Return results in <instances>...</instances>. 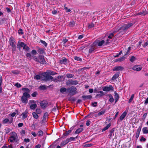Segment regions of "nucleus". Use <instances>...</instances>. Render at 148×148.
<instances>
[{"mask_svg":"<svg viewBox=\"0 0 148 148\" xmlns=\"http://www.w3.org/2000/svg\"><path fill=\"white\" fill-rule=\"evenodd\" d=\"M13 120V118L12 117L9 118V119H5L3 120V123L4 124H5L9 121L10 123H11L12 122Z\"/></svg>","mask_w":148,"mask_h":148,"instance_id":"4468645a","label":"nucleus"},{"mask_svg":"<svg viewBox=\"0 0 148 148\" xmlns=\"http://www.w3.org/2000/svg\"><path fill=\"white\" fill-rule=\"evenodd\" d=\"M143 133L144 134L148 133V128L147 127H144L142 129Z\"/></svg>","mask_w":148,"mask_h":148,"instance_id":"5701e85b","label":"nucleus"},{"mask_svg":"<svg viewBox=\"0 0 148 148\" xmlns=\"http://www.w3.org/2000/svg\"><path fill=\"white\" fill-rule=\"evenodd\" d=\"M18 33L20 34H23L22 30L20 29L18 30Z\"/></svg>","mask_w":148,"mask_h":148,"instance_id":"6e6d98bb","label":"nucleus"},{"mask_svg":"<svg viewBox=\"0 0 148 148\" xmlns=\"http://www.w3.org/2000/svg\"><path fill=\"white\" fill-rule=\"evenodd\" d=\"M43 134V132L41 130H40L38 132V135L39 136H42Z\"/></svg>","mask_w":148,"mask_h":148,"instance_id":"37998d69","label":"nucleus"},{"mask_svg":"<svg viewBox=\"0 0 148 148\" xmlns=\"http://www.w3.org/2000/svg\"><path fill=\"white\" fill-rule=\"evenodd\" d=\"M41 76V77L42 76L44 78L43 79L45 81L51 80L53 79L52 77L49 75L47 72H45L42 73Z\"/></svg>","mask_w":148,"mask_h":148,"instance_id":"0eeeda50","label":"nucleus"},{"mask_svg":"<svg viewBox=\"0 0 148 148\" xmlns=\"http://www.w3.org/2000/svg\"><path fill=\"white\" fill-rule=\"evenodd\" d=\"M110 125H111L110 123H109V124H108L106 127H104L102 129V131L103 132V131L106 130H107L110 127Z\"/></svg>","mask_w":148,"mask_h":148,"instance_id":"cd10ccee","label":"nucleus"},{"mask_svg":"<svg viewBox=\"0 0 148 148\" xmlns=\"http://www.w3.org/2000/svg\"><path fill=\"white\" fill-rule=\"evenodd\" d=\"M119 72H117L113 75L112 78V80H114L117 78L119 76Z\"/></svg>","mask_w":148,"mask_h":148,"instance_id":"412c9836","label":"nucleus"},{"mask_svg":"<svg viewBox=\"0 0 148 148\" xmlns=\"http://www.w3.org/2000/svg\"><path fill=\"white\" fill-rule=\"evenodd\" d=\"M96 45H94V43L91 45L90 48L89 49V52L90 53L94 52V50L96 49Z\"/></svg>","mask_w":148,"mask_h":148,"instance_id":"f8f14e48","label":"nucleus"},{"mask_svg":"<svg viewBox=\"0 0 148 148\" xmlns=\"http://www.w3.org/2000/svg\"><path fill=\"white\" fill-rule=\"evenodd\" d=\"M22 90L26 91V92H29V90L27 88H22Z\"/></svg>","mask_w":148,"mask_h":148,"instance_id":"13d9d810","label":"nucleus"},{"mask_svg":"<svg viewBox=\"0 0 148 148\" xmlns=\"http://www.w3.org/2000/svg\"><path fill=\"white\" fill-rule=\"evenodd\" d=\"M104 95V93L102 91H100L96 96L97 97H101Z\"/></svg>","mask_w":148,"mask_h":148,"instance_id":"c756f323","label":"nucleus"},{"mask_svg":"<svg viewBox=\"0 0 148 148\" xmlns=\"http://www.w3.org/2000/svg\"><path fill=\"white\" fill-rule=\"evenodd\" d=\"M38 52L40 54H43L45 53L44 49H39L38 50Z\"/></svg>","mask_w":148,"mask_h":148,"instance_id":"bb28decb","label":"nucleus"},{"mask_svg":"<svg viewBox=\"0 0 148 148\" xmlns=\"http://www.w3.org/2000/svg\"><path fill=\"white\" fill-rule=\"evenodd\" d=\"M141 128V126H140L137 130L136 134V137L137 139L139 136Z\"/></svg>","mask_w":148,"mask_h":148,"instance_id":"f3484780","label":"nucleus"},{"mask_svg":"<svg viewBox=\"0 0 148 148\" xmlns=\"http://www.w3.org/2000/svg\"><path fill=\"white\" fill-rule=\"evenodd\" d=\"M40 76L39 75H37L35 76V78L37 80L40 79Z\"/></svg>","mask_w":148,"mask_h":148,"instance_id":"bf43d9fd","label":"nucleus"},{"mask_svg":"<svg viewBox=\"0 0 148 148\" xmlns=\"http://www.w3.org/2000/svg\"><path fill=\"white\" fill-rule=\"evenodd\" d=\"M136 60V58L134 56H132L130 58V60L131 62H133Z\"/></svg>","mask_w":148,"mask_h":148,"instance_id":"2f4dec72","label":"nucleus"},{"mask_svg":"<svg viewBox=\"0 0 148 148\" xmlns=\"http://www.w3.org/2000/svg\"><path fill=\"white\" fill-rule=\"evenodd\" d=\"M75 24V22L74 21L70 22L69 23V25L71 27H73Z\"/></svg>","mask_w":148,"mask_h":148,"instance_id":"3c124183","label":"nucleus"},{"mask_svg":"<svg viewBox=\"0 0 148 148\" xmlns=\"http://www.w3.org/2000/svg\"><path fill=\"white\" fill-rule=\"evenodd\" d=\"M132 25L133 24L132 23H131L126 24H124L123 25L122 27H121L119 28L118 29L117 28L116 29V31H115V32H117L120 29L123 30H126V29L129 28V27L132 26Z\"/></svg>","mask_w":148,"mask_h":148,"instance_id":"39448f33","label":"nucleus"},{"mask_svg":"<svg viewBox=\"0 0 148 148\" xmlns=\"http://www.w3.org/2000/svg\"><path fill=\"white\" fill-rule=\"evenodd\" d=\"M36 112L38 114H40L41 112V110L40 109H36Z\"/></svg>","mask_w":148,"mask_h":148,"instance_id":"8fccbe9b","label":"nucleus"},{"mask_svg":"<svg viewBox=\"0 0 148 148\" xmlns=\"http://www.w3.org/2000/svg\"><path fill=\"white\" fill-rule=\"evenodd\" d=\"M123 69V68L121 66H119L114 67L113 70L114 71L122 70Z\"/></svg>","mask_w":148,"mask_h":148,"instance_id":"6ab92c4d","label":"nucleus"},{"mask_svg":"<svg viewBox=\"0 0 148 148\" xmlns=\"http://www.w3.org/2000/svg\"><path fill=\"white\" fill-rule=\"evenodd\" d=\"M33 117L35 119H38L39 116L35 112H33L32 113Z\"/></svg>","mask_w":148,"mask_h":148,"instance_id":"7c9ffc66","label":"nucleus"},{"mask_svg":"<svg viewBox=\"0 0 148 148\" xmlns=\"http://www.w3.org/2000/svg\"><path fill=\"white\" fill-rule=\"evenodd\" d=\"M109 96L110 98L109 101L111 103H113L114 101L113 96L111 95H109Z\"/></svg>","mask_w":148,"mask_h":148,"instance_id":"a878e982","label":"nucleus"},{"mask_svg":"<svg viewBox=\"0 0 148 148\" xmlns=\"http://www.w3.org/2000/svg\"><path fill=\"white\" fill-rule=\"evenodd\" d=\"M82 97L84 98H86L88 99H90L92 98V96L91 95H90L86 96H83Z\"/></svg>","mask_w":148,"mask_h":148,"instance_id":"e433bc0d","label":"nucleus"},{"mask_svg":"<svg viewBox=\"0 0 148 148\" xmlns=\"http://www.w3.org/2000/svg\"><path fill=\"white\" fill-rule=\"evenodd\" d=\"M114 94L115 95V102H116L117 101L118 99L119 98V95L118 93H117L116 92H114Z\"/></svg>","mask_w":148,"mask_h":148,"instance_id":"473e14b6","label":"nucleus"},{"mask_svg":"<svg viewBox=\"0 0 148 148\" xmlns=\"http://www.w3.org/2000/svg\"><path fill=\"white\" fill-rule=\"evenodd\" d=\"M68 41V40L67 39L65 38L63 40L62 42L64 44H65Z\"/></svg>","mask_w":148,"mask_h":148,"instance_id":"0e129e2a","label":"nucleus"},{"mask_svg":"<svg viewBox=\"0 0 148 148\" xmlns=\"http://www.w3.org/2000/svg\"><path fill=\"white\" fill-rule=\"evenodd\" d=\"M21 100L23 103H27L28 102L27 98L23 96L21 98Z\"/></svg>","mask_w":148,"mask_h":148,"instance_id":"aec40b11","label":"nucleus"},{"mask_svg":"<svg viewBox=\"0 0 148 148\" xmlns=\"http://www.w3.org/2000/svg\"><path fill=\"white\" fill-rule=\"evenodd\" d=\"M28 92H25L23 93V96L27 98H29L30 97V95L28 93Z\"/></svg>","mask_w":148,"mask_h":148,"instance_id":"393cba45","label":"nucleus"},{"mask_svg":"<svg viewBox=\"0 0 148 148\" xmlns=\"http://www.w3.org/2000/svg\"><path fill=\"white\" fill-rule=\"evenodd\" d=\"M94 25L93 23H91L88 25V27L89 28H90L94 27Z\"/></svg>","mask_w":148,"mask_h":148,"instance_id":"338daca9","label":"nucleus"},{"mask_svg":"<svg viewBox=\"0 0 148 148\" xmlns=\"http://www.w3.org/2000/svg\"><path fill=\"white\" fill-rule=\"evenodd\" d=\"M105 42L104 40H96L94 42V45H98L99 46H102L103 44H105Z\"/></svg>","mask_w":148,"mask_h":148,"instance_id":"6e6552de","label":"nucleus"},{"mask_svg":"<svg viewBox=\"0 0 148 148\" xmlns=\"http://www.w3.org/2000/svg\"><path fill=\"white\" fill-rule=\"evenodd\" d=\"M131 48L130 47H128V50L127 51V52H126V53L125 54V55H127L128 53H130V50Z\"/></svg>","mask_w":148,"mask_h":148,"instance_id":"774afa93","label":"nucleus"},{"mask_svg":"<svg viewBox=\"0 0 148 148\" xmlns=\"http://www.w3.org/2000/svg\"><path fill=\"white\" fill-rule=\"evenodd\" d=\"M31 53L32 54L34 55H36V54L37 52L35 50H33L32 51Z\"/></svg>","mask_w":148,"mask_h":148,"instance_id":"69168bd1","label":"nucleus"},{"mask_svg":"<svg viewBox=\"0 0 148 148\" xmlns=\"http://www.w3.org/2000/svg\"><path fill=\"white\" fill-rule=\"evenodd\" d=\"M74 59L75 60L77 61H81V58L77 56L75 57L74 58Z\"/></svg>","mask_w":148,"mask_h":148,"instance_id":"680f3d73","label":"nucleus"},{"mask_svg":"<svg viewBox=\"0 0 148 148\" xmlns=\"http://www.w3.org/2000/svg\"><path fill=\"white\" fill-rule=\"evenodd\" d=\"M10 45L12 47L13 52L16 51V42L15 39L12 38H10L9 40Z\"/></svg>","mask_w":148,"mask_h":148,"instance_id":"f03ea898","label":"nucleus"},{"mask_svg":"<svg viewBox=\"0 0 148 148\" xmlns=\"http://www.w3.org/2000/svg\"><path fill=\"white\" fill-rule=\"evenodd\" d=\"M48 116V113L47 112L45 113L44 115V116L43 117V119L45 120L47 117Z\"/></svg>","mask_w":148,"mask_h":148,"instance_id":"a19ab883","label":"nucleus"},{"mask_svg":"<svg viewBox=\"0 0 148 148\" xmlns=\"http://www.w3.org/2000/svg\"><path fill=\"white\" fill-rule=\"evenodd\" d=\"M36 102L34 100L29 101L28 104L30 106V108L31 110H35L37 106Z\"/></svg>","mask_w":148,"mask_h":148,"instance_id":"7ed1b4c3","label":"nucleus"},{"mask_svg":"<svg viewBox=\"0 0 148 148\" xmlns=\"http://www.w3.org/2000/svg\"><path fill=\"white\" fill-rule=\"evenodd\" d=\"M23 49L26 51H28L29 50V48L28 46H27L26 45H25L23 48Z\"/></svg>","mask_w":148,"mask_h":148,"instance_id":"ea45409f","label":"nucleus"},{"mask_svg":"<svg viewBox=\"0 0 148 148\" xmlns=\"http://www.w3.org/2000/svg\"><path fill=\"white\" fill-rule=\"evenodd\" d=\"M15 85L18 88H20L21 87V84H19L18 83H16Z\"/></svg>","mask_w":148,"mask_h":148,"instance_id":"052dcab7","label":"nucleus"},{"mask_svg":"<svg viewBox=\"0 0 148 148\" xmlns=\"http://www.w3.org/2000/svg\"><path fill=\"white\" fill-rule=\"evenodd\" d=\"M78 84V82L76 80H73L72 79L69 80L66 82L67 85H76Z\"/></svg>","mask_w":148,"mask_h":148,"instance_id":"1a4fd4ad","label":"nucleus"},{"mask_svg":"<svg viewBox=\"0 0 148 148\" xmlns=\"http://www.w3.org/2000/svg\"><path fill=\"white\" fill-rule=\"evenodd\" d=\"M125 59V58L124 56H123L119 58V62H121L124 60Z\"/></svg>","mask_w":148,"mask_h":148,"instance_id":"4d7b16f0","label":"nucleus"},{"mask_svg":"<svg viewBox=\"0 0 148 148\" xmlns=\"http://www.w3.org/2000/svg\"><path fill=\"white\" fill-rule=\"evenodd\" d=\"M83 130L82 128H79L77 129L75 132V133L76 134H79Z\"/></svg>","mask_w":148,"mask_h":148,"instance_id":"c85d7f7f","label":"nucleus"},{"mask_svg":"<svg viewBox=\"0 0 148 148\" xmlns=\"http://www.w3.org/2000/svg\"><path fill=\"white\" fill-rule=\"evenodd\" d=\"M134 94H132V95L130 98V99H129V101H128L129 103H130V102H131L133 100V99L134 98Z\"/></svg>","mask_w":148,"mask_h":148,"instance_id":"58836bf2","label":"nucleus"},{"mask_svg":"<svg viewBox=\"0 0 148 148\" xmlns=\"http://www.w3.org/2000/svg\"><path fill=\"white\" fill-rule=\"evenodd\" d=\"M39 88L41 90H45L46 89V87L45 85H41L39 87Z\"/></svg>","mask_w":148,"mask_h":148,"instance_id":"79ce46f5","label":"nucleus"},{"mask_svg":"<svg viewBox=\"0 0 148 148\" xmlns=\"http://www.w3.org/2000/svg\"><path fill=\"white\" fill-rule=\"evenodd\" d=\"M115 31H116V30L114 31L113 33H112L110 34L108 37V39L111 40V39L112 38V37L114 36V33L116 32H115Z\"/></svg>","mask_w":148,"mask_h":148,"instance_id":"b1692460","label":"nucleus"},{"mask_svg":"<svg viewBox=\"0 0 148 148\" xmlns=\"http://www.w3.org/2000/svg\"><path fill=\"white\" fill-rule=\"evenodd\" d=\"M97 103L94 102L92 103V106L93 107H96L97 106Z\"/></svg>","mask_w":148,"mask_h":148,"instance_id":"603ef678","label":"nucleus"},{"mask_svg":"<svg viewBox=\"0 0 148 148\" xmlns=\"http://www.w3.org/2000/svg\"><path fill=\"white\" fill-rule=\"evenodd\" d=\"M48 103L47 101L45 100L41 101L40 103V106L42 108H45L47 106Z\"/></svg>","mask_w":148,"mask_h":148,"instance_id":"9d476101","label":"nucleus"},{"mask_svg":"<svg viewBox=\"0 0 148 148\" xmlns=\"http://www.w3.org/2000/svg\"><path fill=\"white\" fill-rule=\"evenodd\" d=\"M113 88L112 86H110L108 87H105L103 88V90L105 91H109L110 90H113Z\"/></svg>","mask_w":148,"mask_h":148,"instance_id":"ddd939ff","label":"nucleus"},{"mask_svg":"<svg viewBox=\"0 0 148 148\" xmlns=\"http://www.w3.org/2000/svg\"><path fill=\"white\" fill-rule=\"evenodd\" d=\"M40 42L42 43L46 47L47 46V43H46V42L43 40H40Z\"/></svg>","mask_w":148,"mask_h":148,"instance_id":"de8ad7c7","label":"nucleus"},{"mask_svg":"<svg viewBox=\"0 0 148 148\" xmlns=\"http://www.w3.org/2000/svg\"><path fill=\"white\" fill-rule=\"evenodd\" d=\"M71 132V130H69L68 131L66 132L64 134L65 136L68 135L69 134H70Z\"/></svg>","mask_w":148,"mask_h":148,"instance_id":"09e8293b","label":"nucleus"},{"mask_svg":"<svg viewBox=\"0 0 148 148\" xmlns=\"http://www.w3.org/2000/svg\"><path fill=\"white\" fill-rule=\"evenodd\" d=\"M37 92H34L32 94V96L33 97H35L36 96Z\"/></svg>","mask_w":148,"mask_h":148,"instance_id":"e2e57ef3","label":"nucleus"},{"mask_svg":"<svg viewBox=\"0 0 148 148\" xmlns=\"http://www.w3.org/2000/svg\"><path fill=\"white\" fill-rule=\"evenodd\" d=\"M111 41L112 40H111L108 38L106 40L105 44V45L108 44L110 43Z\"/></svg>","mask_w":148,"mask_h":148,"instance_id":"c03bdc74","label":"nucleus"},{"mask_svg":"<svg viewBox=\"0 0 148 148\" xmlns=\"http://www.w3.org/2000/svg\"><path fill=\"white\" fill-rule=\"evenodd\" d=\"M18 137L17 134L15 132H12L11 134V136L10 137L9 140L11 142L17 141Z\"/></svg>","mask_w":148,"mask_h":148,"instance_id":"20e7f679","label":"nucleus"},{"mask_svg":"<svg viewBox=\"0 0 148 148\" xmlns=\"http://www.w3.org/2000/svg\"><path fill=\"white\" fill-rule=\"evenodd\" d=\"M127 111H124L121 115L119 118V119L121 121H122L125 118L127 114Z\"/></svg>","mask_w":148,"mask_h":148,"instance_id":"dca6fc26","label":"nucleus"},{"mask_svg":"<svg viewBox=\"0 0 148 148\" xmlns=\"http://www.w3.org/2000/svg\"><path fill=\"white\" fill-rule=\"evenodd\" d=\"M105 112V110H103L98 113V116H101Z\"/></svg>","mask_w":148,"mask_h":148,"instance_id":"72a5a7b5","label":"nucleus"},{"mask_svg":"<svg viewBox=\"0 0 148 148\" xmlns=\"http://www.w3.org/2000/svg\"><path fill=\"white\" fill-rule=\"evenodd\" d=\"M34 59L36 62L41 64H45L46 63L43 56H39L37 58H34Z\"/></svg>","mask_w":148,"mask_h":148,"instance_id":"f257e3e1","label":"nucleus"},{"mask_svg":"<svg viewBox=\"0 0 148 148\" xmlns=\"http://www.w3.org/2000/svg\"><path fill=\"white\" fill-rule=\"evenodd\" d=\"M142 66L140 65H135L132 68V69L135 71H139L141 70Z\"/></svg>","mask_w":148,"mask_h":148,"instance_id":"9b49d317","label":"nucleus"},{"mask_svg":"<svg viewBox=\"0 0 148 148\" xmlns=\"http://www.w3.org/2000/svg\"><path fill=\"white\" fill-rule=\"evenodd\" d=\"M66 88H61L60 90V92L62 93H63L66 91Z\"/></svg>","mask_w":148,"mask_h":148,"instance_id":"4c0bfd02","label":"nucleus"},{"mask_svg":"<svg viewBox=\"0 0 148 148\" xmlns=\"http://www.w3.org/2000/svg\"><path fill=\"white\" fill-rule=\"evenodd\" d=\"M67 77L68 78H71L73 77V75L71 74H68L66 75Z\"/></svg>","mask_w":148,"mask_h":148,"instance_id":"a18cd8bd","label":"nucleus"},{"mask_svg":"<svg viewBox=\"0 0 148 148\" xmlns=\"http://www.w3.org/2000/svg\"><path fill=\"white\" fill-rule=\"evenodd\" d=\"M69 142V141L67 140V139L65 140L62 141L60 144V146H63L64 145H66Z\"/></svg>","mask_w":148,"mask_h":148,"instance_id":"4be33fe9","label":"nucleus"},{"mask_svg":"<svg viewBox=\"0 0 148 148\" xmlns=\"http://www.w3.org/2000/svg\"><path fill=\"white\" fill-rule=\"evenodd\" d=\"M64 8L66 12H69L71 11L70 9H68V8L66 7H65Z\"/></svg>","mask_w":148,"mask_h":148,"instance_id":"49530a36","label":"nucleus"},{"mask_svg":"<svg viewBox=\"0 0 148 148\" xmlns=\"http://www.w3.org/2000/svg\"><path fill=\"white\" fill-rule=\"evenodd\" d=\"M25 45V44L24 42L19 41L17 44V48L20 50L21 47L23 48Z\"/></svg>","mask_w":148,"mask_h":148,"instance_id":"2eb2a0df","label":"nucleus"},{"mask_svg":"<svg viewBox=\"0 0 148 148\" xmlns=\"http://www.w3.org/2000/svg\"><path fill=\"white\" fill-rule=\"evenodd\" d=\"M77 89L74 86H72L68 88L67 92L72 95H75L76 93Z\"/></svg>","mask_w":148,"mask_h":148,"instance_id":"423d86ee","label":"nucleus"},{"mask_svg":"<svg viewBox=\"0 0 148 148\" xmlns=\"http://www.w3.org/2000/svg\"><path fill=\"white\" fill-rule=\"evenodd\" d=\"M28 112V111L26 110L24 112L22 113L21 115L22 116V119H24L27 117Z\"/></svg>","mask_w":148,"mask_h":148,"instance_id":"a211bd4d","label":"nucleus"},{"mask_svg":"<svg viewBox=\"0 0 148 148\" xmlns=\"http://www.w3.org/2000/svg\"><path fill=\"white\" fill-rule=\"evenodd\" d=\"M67 60L66 59L64 58L62 60H60V62L61 64H65L67 62Z\"/></svg>","mask_w":148,"mask_h":148,"instance_id":"c9c22d12","label":"nucleus"},{"mask_svg":"<svg viewBox=\"0 0 148 148\" xmlns=\"http://www.w3.org/2000/svg\"><path fill=\"white\" fill-rule=\"evenodd\" d=\"M12 72L15 74H17L19 73L18 71L17 70H13L12 71Z\"/></svg>","mask_w":148,"mask_h":148,"instance_id":"5fc2aeb1","label":"nucleus"},{"mask_svg":"<svg viewBox=\"0 0 148 148\" xmlns=\"http://www.w3.org/2000/svg\"><path fill=\"white\" fill-rule=\"evenodd\" d=\"M77 137H76L75 138H74L73 137H70L69 138H68L67 139V140H68V141H69V142H71V141H74V140L75 138H77Z\"/></svg>","mask_w":148,"mask_h":148,"instance_id":"f704fd0d","label":"nucleus"},{"mask_svg":"<svg viewBox=\"0 0 148 148\" xmlns=\"http://www.w3.org/2000/svg\"><path fill=\"white\" fill-rule=\"evenodd\" d=\"M26 56L28 58H30V59H31V55L30 53H27Z\"/></svg>","mask_w":148,"mask_h":148,"instance_id":"864d4df0","label":"nucleus"}]
</instances>
